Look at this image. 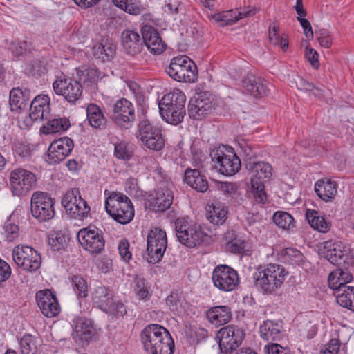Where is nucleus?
<instances>
[{
    "label": "nucleus",
    "mask_w": 354,
    "mask_h": 354,
    "mask_svg": "<svg viewBox=\"0 0 354 354\" xmlns=\"http://www.w3.org/2000/svg\"><path fill=\"white\" fill-rule=\"evenodd\" d=\"M77 239L82 246L91 253H99L104 248V238L97 229H82Z\"/></svg>",
    "instance_id": "5701e85b"
},
{
    "label": "nucleus",
    "mask_w": 354,
    "mask_h": 354,
    "mask_svg": "<svg viewBox=\"0 0 354 354\" xmlns=\"http://www.w3.org/2000/svg\"><path fill=\"white\" fill-rule=\"evenodd\" d=\"M28 47L26 41H12L9 47V50L15 57H20L24 55Z\"/></svg>",
    "instance_id": "13d9d810"
},
{
    "label": "nucleus",
    "mask_w": 354,
    "mask_h": 354,
    "mask_svg": "<svg viewBox=\"0 0 354 354\" xmlns=\"http://www.w3.org/2000/svg\"><path fill=\"white\" fill-rule=\"evenodd\" d=\"M242 85L251 95L256 98L267 95L269 91L267 81L253 74H248L242 80Z\"/></svg>",
    "instance_id": "393cba45"
},
{
    "label": "nucleus",
    "mask_w": 354,
    "mask_h": 354,
    "mask_svg": "<svg viewBox=\"0 0 354 354\" xmlns=\"http://www.w3.org/2000/svg\"><path fill=\"white\" fill-rule=\"evenodd\" d=\"M165 71L180 82H194L198 78L196 64L187 56L174 57Z\"/></svg>",
    "instance_id": "0eeeda50"
},
{
    "label": "nucleus",
    "mask_w": 354,
    "mask_h": 354,
    "mask_svg": "<svg viewBox=\"0 0 354 354\" xmlns=\"http://www.w3.org/2000/svg\"><path fill=\"white\" fill-rule=\"evenodd\" d=\"M137 138L150 150L160 151L165 147V140L161 131L151 122L143 119L138 126Z\"/></svg>",
    "instance_id": "9b49d317"
},
{
    "label": "nucleus",
    "mask_w": 354,
    "mask_h": 354,
    "mask_svg": "<svg viewBox=\"0 0 354 354\" xmlns=\"http://www.w3.org/2000/svg\"><path fill=\"white\" fill-rule=\"evenodd\" d=\"M185 94L179 89L165 95L159 102L160 113L168 123L178 124L185 115Z\"/></svg>",
    "instance_id": "7ed1b4c3"
},
{
    "label": "nucleus",
    "mask_w": 354,
    "mask_h": 354,
    "mask_svg": "<svg viewBox=\"0 0 354 354\" xmlns=\"http://www.w3.org/2000/svg\"><path fill=\"white\" fill-rule=\"evenodd\" d=\"M29 90L23 91L19 87L14 88L10 91L9 104L12 111H20L28 106Z\"/></svg>",
    "instance_id": "7c9ffc66"
},
{
    "label": "nucleus",
    "mask_w": 354,
    "mask_h": 354,
    "mask_svg": "<svg viewBox=\"0 0 354 354\" xmlns=\"http://www.w3.org/2000/svg\"><path fill=\"white\" fill-rule=\"evenodd\" d=\"M113 2L115 6L131 15H140L145 10L137 0H113Z\"/></svg>",
    "instance_id": "49530a36"
},
{
    "label": "nucleus",
    "mask_w": 354,
    "mask_h": 354,
    "mask_svg": "<svg viewBox=\"0 0 354 354\" xmlns=\"http://www.w3.org/2000/svg\"><path fill=\"white\" fill-rule=\"evenodd\" d=\"M288 275L283 266L270 263L257 267L252 279L256 288L263 295H273L282 287Z\"/></svg>",
    "instance_id": "f257e3e1"
},
{
    "label": "nucleus",
    "mask_w": 354,
    "mask_h": 354,
    "mask_svg": "<svg viewBox=\"0 0 354 354\" xmlns=\"http://www.w3.org/2000/svg\"><path fill=\"white\" fill-rule=\"evenodd\" d=\"M338 185L330 178L318 180L315 184V192L324 201L333 200L337 193Z\"/></svg>",
    "instance_id": "c756f323"
},
{
    "label": "nucleus",
    "mask_w": 354,
    "mask_h": 354,
    "mask_svg": "<svg viewBox=\"0 0 354 354\" xmlns=\"http://www.w3.org/2000/svg\"><path fill=\"white\" fill-rule=\"evenodd\" d=\"M246 167L252 173L251 179L257 180H269L272 175V167L270 164L263 161L250 162L245 163Z\"/></svg>",
    "instance_id": "2f4dec72"
},
{
    "label": "nucleus",
    "mask_w": 354,
    "mask_h": 354,
    "mask_svg": "<svg viewBox=\"0 0 354 354\" xmlns=\"http://www.w3.org/2000/svg\"><path fill=\"white\" fill-rule=\"evenodd\" d=\"M111 118L120 129H130L136 120L134 105L126 98L118 100L112 106Z\"/></svg>",
    "instance_id": "ddd939ff"
},
{
    "label": "nucleus",
    "mask_w": 354,
    "mask_h": 354,
    "mask_svg": "<svg viewBox=\"0 0 354 354\" xmlns=\"http://www.w3.org/2000/svg\"><path fill=\"white\" fill-rule=\"evenodd\" d=\"M140 339L149 354H174V339L168 330L160 325H147L141 331Z\"/></svg>",
    "instance_id": "f03ea898"
},
{
    "label": "nucleus",
    "mask_w": 354,
    "mask_h": 354,
    "mask_svg": "<svg viewBox=\"0 0 354 354\" xmlns=\"http://www.w3.org/2000/svg\"><path fill=\"white\" fill-rule=\"evenodd\" d=\"M55 93L62 95L70 103L74 104L82 96V87L80 82L65 76L59 77L53 84Z\"/></svg>",
    "instance_id": "f3484780"
},
{
    "label": "nucleus",
    "mask_w": 354,
    "mask_h": 354,
    "mask_svg": "<svg viewBox=\"0 0 354 354\" xmlns=\"http://www.w3.org/2000/svg\"><path fill=\"white\" fill-rule=\"evenodd\" d=\"M218 344L223 354H232L243 342L245 338L243 330L234 325L221 328L217 333Z\"/></svg>",
    "instance_id": "f8f14e48"
},
{
    "label": "nucleus",
    "mask_w": 354,
    "mask_h": 354,
    "mask_svg": "<svg viewBox=\"0 0 354 354\" xmlns=\"http://www.w3.org/2000/svg\"><path fill=\"white\" fill-rule=\"evenodd\" d=\"M105 209L116 222L125 225L134 217V208L131 200L122 193L113 192L105 201Z\"/></svg>",
    "instance_id": "39448f33"
},
{
    "label": "nucleus",
    "mask_w": 354,
    "mask_h": 354,
    "mask_svg": "<svg viewBox=\"0 0 354 354\" xmlns=\"http://www.w3.org/2000/svg\"><path fill=\"white\" fill-rule=\"evenodd\" d=\"M116 47L112 44L106 43L95 45L93 48V56L102 62L110 61L115 55Z\"/></svg>",
    "instance_id": "c03bdc74"
},
{
    "label": "nucleus",
    "mask_w": 354,
    "mask_h": 354,
    "mask_svg": "<svg viewBox=\"0 0 354 354\" xmlns=\"http://www.w3.org/2000/svg\"><path fill=\"white\" fill-rule=\"evenodd\" d=\"M12 258L18 267L26 272H35L41 263L39 253L28 245H19L12 250Z\"/></svg>",
    "instance_id": "4468645a"
},
{
    "label": "nucleus",
    "mask_w": 354,
    "mask_h": 354,
    "mask_svg": "<svg viewBox=\"0 0 354 354\" xmlns=\"http://www.w3.org/2000/svg\"><path fill=\"white\" fill-rule=\"evenodd\" d=\"M19 344L21 354H35L37 351V337L31 334L24 335Z\"/></svg>",
    "instance_id": "09e8293b"
},
{
    "label": "nucleus",
    "mask_w": 354,
    "mask_h": 354,
    "mask_svg": "<svg viewBox=\"0 0 354 354\" xmlns=\"http://www.w3.org/2000/svg\"><path fill=\"white\" fill-rule=\"evenodd\" d=\"M55 201L47 192H35L31 197L30 209L33 217L39 222L52 219L55 216Z\"/></svg>",
    "instance_id": "6e6552de"
},
{
    "label": "nucleus",
    "mask_w": 354,
    "mask_h": 354,
    "mask_svg": "<svg viewBox=\"0 0 354 354\" xmlns=\"http://www.w3.org/2000/svg\"><path fill=\"white\" fill-rule=\"evenodd\" d=\"M217 188L227 198H234L240 195L239 185L237 183L218 182Z\"/></svg>",
    "instance_id": "603ef678"
},
{
    "label": "nucleus",
    "mask_w": 354,
    "mask_h": 354,
    "mask_svg": "<svg viewBox=\"0 0 354 354\" xmlns=\"http://www.w3.org/2000/svg\"><path fill=\"white\" fill-rule=\"evenodd\" d=\"M142 43L144 42L151 53L155 55L162 53L166 48L157 29L150 25H145L141 29Z\"/></svg>",
    "instance_id": "b1692460"
},
{
    "label": "nucleus",
    "mask_w": 354,
    "mask_h": 354,
    "mask_svg": "<svg viewBox=\"0 0 354 354\" xmlns=\"http://www.w3.org/2000/svg\"><path fill=\"white\" fill-rule=\"evenodd\" d=\"M71 281L75 294L80 297L88 295V285L86 279L81 275H73Z\"/></svg>",
    "instance_id": "3c124183"
},
{
    "label": "nucleus",
    "mask_w": 354,
    "mask_h": 354,
    "mask_svg": "<svg viewBox=\"0 0 354 354\" xmlns=\"http://www.w3.org/2000/svg\"><path fill=\"white\" fill-rule=\"evenodd\" d=\"M316 37L322 47L329 48L332 46L333 39L330 32L326 29H320L316 32Z\"/></svg>",
    "instance_id": "4d7b16f0"
},
{
    "label": "nucleus",
    "mask_w": 354,
    "mask_h": 354,
    "mask_svg": "<svg viewBox=\"0 0 354 354\" xmlns=\"http://www.w3.org/2000/svg\"><path fill=\"white\" fill-rule=\"evenodd\" d=\"M214 285L219 290L225 292L234 290L239 283L237 272L226 265L215 267L212 272Z\"/></svg>",
    "instance_id": "dca6fc26"
},
{
    "label": "nucleus",
    "mask_w": 354,
    "mask_h": 354,
    "mask_svg": "<svg viewBox=\"0 0 354 354\" xmlns=\"http://www.w3.org/2000/svg\"><path fill=\"white\" fill-rule=\"evenodd\" d=\"M29 111V116L33 121L48 119L50 111L48 96L46 95L36 96L30 104Z\"/></svg>",
    "instance_id": "a878e982"
},
{
    "label": "nucleus",
    "mask_w": 354,
    "mask_h": 354,
    "mask_svg": "<svg viewBox=\"0 0 354 354\" xmlns=\"http://www.w3.org/2000/svg\"><path fill=\"white\" fill-rule=\"evenodd\" d=\"M207 319L212 324L219 326L228 323L232 319V310L228 306H217L207 310Z\"/></svg>",
    "instance_id": "cd10ccee"
},
{
    "label": "nucleus",
    "mask_w": 354,
    "mask_h": 354,
    "mask_svg": "<svg viewBox=\"0 0 354 354\" xmlns=\"http://www.w3.org/2000/svg\"><path fill=\"white\" fill-rule=\"evenodd\" d=\"M214 109V98L209 93L198 94L188 104V115L194 120H201Z\"/></svg>",
    "instance_id": "a211bd4d"
},
{
    "label": "nucleus",
    "mask_w": 354,
    "mask_h": 354,
    "mask_svg": "<svg viewBox=\"0 0 354 354\" xmlns=\"http://www.w3.org/2000/svg\"><path fill=\"white\" fill-rule=\"evenodd\" d=\"M122 44L127 53L135 55L142 49V40L139 33L131 29H125L122 32Z\"/></svg>",
    "instance_id": "bb28decb"
},
{
    "label": "nucleus",
    "mask_w": 354,
    "mask_h": 354,
    "mask_svg": "<svg viewBox=\"0 0 354 354\" xmlns=\"http://www.w3.org/2000/svg\"><path fill=\"white\" fill-rule=\"evenodd\" d=\"M75 322V332L80 340L88 342L95 335V330L91 321L84 317H78Z\"/></svg>",
    "instance_id": "f704fd0d"
},
{
    "label": "nucleus",
    "mask_w": 354,
    "mask_h": 354,
    "mask_svg": "<svg viewBox=\"0 0 354 354\" xmlns=\"http://www.w3.org/2000/svg\"><path fill=\"white\" fill-rule=\"evenodd\" d=\"M114 155L118 159L128 160L132 156V151L124 142H120L115 145Z\"/></svg>",
    "instance_id": "5fc2aeb1"
},
{
    "label": "nucleus",
    "mask_w": 354,
    "mask_h": 354,
    "mask_svg": "<svg viewBox=\"0 0 354 354\" xmlns=\"http://www.w3.org/2000/svg\"><path fill=\"white\" fill-rule=\"evenodd\" d=\"M118 250L120 255L125 261H128L131 259L132 254L129 250V243L127 239H123L120 241Z\"/></svg>",
    "instance_id": "69168bd1"
},
{
    "label": "nucleus",
    "mask_w": 354,
    "mask_h": 354,
    "mask_svg": "<svg viewBox=\"0 0 354 354\" xmlns=\"http://www.w3.org/2000/svg\"><path fill=\"white\" fill-rule=\"evenodd\" d=\"M250 193L255 203L261 205L268 201V195L263 181L251 179Z\"/></svg>",
    "instance_id": "a18cd8bd"
},
{
    "label": "nucleus",
    "mask_w": 354,
    "mask_h": 354,
    "mask_svg": "<svg viewBox=\"0 0 354 354\" xmlns=\"http://www.w3.org/2000/svg\"><path fill=\"white\" fill-rule=\"evenodd\" d=\"M113 299V295L111 290L102 286L97 287L93 294V304L100 309L103 310L109 308Z\"/></svg>",
    "instance_id": "e433bc0d"
},
{
    "label": "nucleus",
    "mask_w": 354,
    "mask_h": 354,
    "mask_svg": "<svg viewBox=\"0 0 354 354\" xmlns=\"http://www.w3.org/2000/svg\"><path fill=\"white\" fill-rule=\"evenodd\" d=\"M184 301L185 298L182 293L173 291L167 296L166 304L171 311L179 314L185 310Z\"/></svg>",
    "instance_id": "de8ad7c7"
},
{
    "label": "nucleus",
    "mask_w": 354,
    "mask_h": 354,
    "mask_svg": "<svg viewBox=\"0 0 354 354\" xmlns=\"http://www.w3.org/2000/svg\"><path fill=\"white\" fill-rule=\"evenodd\" d=\"M48 71L47 64L42 60H35L31 64L32 75L35 77H41Z\"/></svg>",
    "instance_id": "e2e57ef3"
},
{
    "label": "nucleus",
    "mask_w": 354,
    "mask_h": 354,
    "mask_svg": "<svg viewBox=\"0 0 354 354\" xmlns=\"http://www.w3.org/2000/svg\"><path fill=\"white\" fill-rule=\"evenodd\" d=\"M239 146L241 149L243 160L246 163H250V162H255L254 159L258 156L257 149L250 144L245 141L239 142Z\"/></svg>",
    "instance_id": "864d4df0"
},
{
    "label": "nucleus",
    "mask_w": 354,
    "mask_h": 354,
    "mask_svg": "<svg viewBox=\"0 0 354 354\" xmlns=\"http://www.w3.org/2000/svg\"><path fill=\"white\" fill-rule=\"evenodd\" d=\"M6 239L8 241L15 240L19 236V227L17 225L6 222L3 226Z\"/></svg>",
    "instance_id": "0e129e2a"
},
{
    "label": "nucleus",
    "mask_w": 354,
    "mask_h": 354,
    "mask_svg": "<svg viewBox=\"0 0 354 354\" xmlns=\"http://www.w3.org/2000/svg\"><path fill=\"white\" fill-rule=\"evenodd\" d=\"M136 288L135 291L136 294L140 297V299H145L147 297L149 292L148 289L145 286V281L143 278L136 277L135 279Z\"/></svg>",
    "instance_id": "774afa93"
},
{
    "label": "nucleus",
    "mask_w": 354,
    "mask_h": 354,
    "mask_svg": "<svg viewBox=\"0 0 354 354\" xmlns=\"http://www.w3.org/2000/svg\"><path fill=\"white\" fill-rule=\"evenodd\" d=\"M71 127L70 120L66 117H55L43 125L40 131L44 134L64 132Z\"/></svg>",
    "instance_id": "c9c22d12"
},
{
    "label": "nucleus",
    "mask_w": 354,
    "mask_h": 354,
    "mask_svg": "<svg viewBox=\"0 0 354 354\" xmlns=\"http://www.w3.org/2000/svg\"><path fill=\"white\" fill-rule=\"evenodd\" d=\"M173 201V191L167 186H162L149 196L146 205L153 212H164L170 208Z\"/></svg>",
    "instance_id": "aec40b11"
},
{
    "label": "nucleus",
    "mask_w": 354,
    "mask_h": 354,
    "mask_svg": "<svg viewBox=\"0 0 354 354\" xmlns=\"http://www.w3.org/2000/svg\"><path fill=\"white\" fill-rule=\"evenodd\" d=\"M77 74L80 76V80L84 82H95L99 80L100 75L97 69L90 68L79 71Z\"/></svg>",
    "instance_id": "6e6d98bb"
},
{
    "label": "nucleus",
    "mask_w": 354,
    "mask_h": 354,
    "mask_svg": "<svg viewBox=\"0 0 354 354\" xmlns=\"http://www.w3.org/2000/svg\"><path fill=\"white\" fill-rule=\"evenodd\" d=\"M272 220L279 228L285 230L292 231L296 227L294 218L287 212H276L272 216Z\"/></svg>",
    "instance_id": "37998d69"
},
{
    "label": "nucleus",
    "mask_w": 354,
    "mask_h": 354,
    "mask_svg": "<svg viewBox=\"0 0 354 354\" xmlns=\"http://www.w3.org/2000/svg\"><path fill=\"white\" fill-rule=\"evenodd\" d=\"M73 147V140L69 137L55 140L50 145L45 160L50 165L59 163L71 153Z\"/></svg>",
    "instance_id": "6ab92c4d"
},
{
    "label": "nucleus",
    "mask_w": 354,
    "mask_h": 354,
    "mask_svg": "<svg viewBox=\"0 0 354 354\" xmlns=\"http://www.w3.org/2000/svg\"><path fill=\"white\" fill-rule=\"evenodd\" d=\"M265 354H292L288 347H284L277 343H269L264 347Z\"/></svg>",
    "instance_id": "052dcab7"
},
{
    "label": "nucleus",
    "mask_w": 354,
    "mask_h": 354,
    "mask_svg": "<svg viewBox=\"0 0 354 354\" xmlns=\"http://www.w3.org/2000/svg\"><path fill=\"white\" fill-rule=\"evenodd\" d=\"M183 180L192 189L202 193L205 192L209 187L206 177L196 169L187 168L185 171Z\"/></svg>",
    "instance_id": "c85d7f7f"
},
{
    "label": "nucleus",
    "mask_w": 354,
    "mask_h": 354,
    "mask_svg": "<svg viewBox=\"0 0 354 354\" xmlns=\"http://www.w3.org/2000/svg\"><path fill=\"white\" fill-rule=\"evenodd\" d=\"M335 295L339 306L354 312V286H342Z\"/></svg>",
    "instance_id": "58836bf2"
},
{
    "label": "nucleus",
    "mask_w": 354,
    "mask_h": 354,
    "mask_svg": "<svg viewBox=\"0 0 354 354\" xmlns=\"http://www.w3.org/2000/svg\"><path fill=\"white\" fill-rule=\"evenodd\" d=\"M211 208L212 210H209L207 213V218L209 222L217 225L223 224L227 218V207L221 203H216L209 207V209Z\"/></svg>",
    "instance_id": "79ce46f5"
},
{
    "label": "nucleus",
    "mask_w": 354,
    "mask_h": 354,
    "mask_svg": "<svg viewBox=\"0 0 354 354\" xmlns=\"http://www.w3.org/2000/svg\"><path fill=\"white\" fill-rule=\"evenodd\" d=\"M174 226L178 241L186 247L192 248L207 242V234L201 225L192 223L188 217L178 218Z\"/></svg>",
    "instance_id": "20e7f679"
},
{
    "label": "nucleus",
    "mask_w": 354,
    "mask_h": 354,
    "mask_svg": "<svg viewBox=\"0 0 354 354\" xmlns=\"http://www.w3.org/2000/svg\"><path fill=\"white\" fill-rule=\"evenodd\" d=\"M319 254L333 265L340 263L344 257L347 255L346 245L341 241H326L318 245Z\"/></svg>",
    "instance_id": "412c9836"
},
{
    "label": "nucleus",
    "mask_w": 354,
    "mask_h": 354,
    "mask_svg": "<svg viewBox=\"0 0 354 354\" xmlns=\"http://www.w3.org/2000/svg\"><path fill=\"white\" fill-rule=\"evenodd\" d=\"M36 301L41 313L49 318L57 316L60 306L55 292L49 289L39 290L36 293Z\"/></svg>",
    "instance_id": "4be33fe9"
},
{
    "label": "nucleus",
    "mask_w": 354,
    "mask_h": 354,
    "mask_svg": "<svg viewBox=\"0 0 354 354\" xmlns=\"http://www.w3.org/2000/svg\"><path fill=\"white\" fill-rule=\"evenodd\" d=\"M209 155L215 168L223 175L232 176L241 169L240 158L230 147L215 148Z\"/></svg>",
    "instance_id": "423d86ee"
},
{
    "label": "nucleus",
    "mask_w": 354,
    "mask_h": 354,
    "mask_svg": "<svg viewBox=\"0 0 354 354\" xmlns=\"http://www.w3.org/2000/svg\"><path fill=\"white\" fill-rule=\"evenodd\" d=\"M353 277L348 270L337 268L331 272L328 277V283L330 288L338 290L342 286H347L346 283L353 281Z\"/></svg>",
    "instance_id": "473e14b6"
},
{
    "label": "nucleus",
    "mask_w": 354,
    "mask_h": 354,
    "mask_svg": "<svg viewBox=\"0 0 354 354\" xmlns=\"http://www.w3.org/2000/svg\"><path fill=\"white\" fill-rule=\"evenodd\" d=\"M48 244L55 251L64 249L66 245V235L61 231L50 232L48 235Z\"/></svg>",
    "instance_id": "8fccbe9b"
},
{
    "label": "nucleus",
    "mask_w": 354,
    "mask_h": 354,
    "mask_svg": "<svg viewBox=\"0 0 354 354\" xmlns=\"http://www.w3.org/2000/svg\"><path fill=\"white\" fill-rule=\"evenodd\" d=\"M62 205L67 214L74 219L82 220L87 218L91 208L80 195V190L73 188L68 191L62 200Z\"/></svg>",
    "instance_id": "9d476101"
},
{
    "label": "nucleus",
    "mask_w": 354,
    "mask_h": 354,
    "mask_svg": "<svg viewBox=\"0 0 354 354\" xmlns=\"http://www.w3.org/2000/svg\"><path fill=\"white\" fill-rule=\"evenodd\" d=\"M281 328L279 322L268 319L260 326V335L266 341L279 340L281 335Z\"/></svg>",
    "instance_id": "72a5a7b5"
},
{
    "label": "nucleus",
    "mask_w": 354,
    "mask_h": 354,
    "mask_svg": "<svg viewBox=\"0 0 354 354\" xmlns=\"http://www.w3.org/2000/svg\"><path fill=\"white\" fill-rule=\"evenodd\" d=\"M86 116L90 125L96 129L105 126L107 121L100 106L93 103L86 107Z\"/></svg>",
    "instance_id": "ea45409f"
},
{
    "label": "nucleus",
    "mask_w": 354,
    "mask_h": 354,
    "mask_svg": "<svg viewBox=\"0 0 354 354\" xmlns=\"http://www.w3.org/2000/svg\"><path fill=\"white\" fill-rule=\"evenodd\" d=\"M306 217L310 225L322 233L328 232L331 227V223L320 216L319 212L313 209H307Z\"/></svg>",
    "instance_id": "4c0bfd02"
},
{
    "label": "nucleus",
    "mask_w": 354,
    "mask_h": 354,
    "mask_svg": "<svg viewBox=\"0 0 354 354\" xmlns=\"http://www.w3.org/2000/svg\"><path fill=\"white\" fill-rule=\"evenodd\" d=\"M245 248V243L242 239L237 238L225 243V248L227 251L234 254L242 253Z\"/></svg>",
    "instance_id": "bf43d9fd"
},
{
    "label": "nucleus",
    "mask_w": 354,
    "mask_h": 354,
    "mask_svg": "<svg viewBox=\"0 0 354 354\" xmlns=\"http://www.w3.org/2000/svg\"><path fill=\"white\" fill-rule=\"evenodd\" d=\"M279 28L277 22H272L269 26V39L273 45H279V42L283 37H280Z\"/></svg>",
    "instance_id": "338daca9"
},
{
    "label": "nucleus",
    "mask_w": 354,
    "mask_h": 354,
    "mask_svg": "<svg viewBox=\"0 0 354 354\" xmlns=\"http://www.w3.org/2000/svg\"><path fill=\"white\" fill-rule=\"evenodd\" d=\"M10 183L14 196H25L36 186L37 178L28 170L17 168L10 172Z\"/></svg>",
    "instance_id": "2eb2a0df"
},
{
    "label": "nucleus",
    "mask_w": 354,
    "mask_h": 354,
    "mask_svg": "<svg viewBox=\"0 0 354 354\" xmlns=\"http://www.w3.org/2000/svg\"><path fill=\"white\" fill-rule=\"evenodd\" d=\"M108 307L109 308H107L104 311L106 313L119 316H123L127 313L125 306L123 304V303L119 301H115L114 299H113L112 302H111Z\"/></svg>",
    "instance_id": "680f3d73"
},
{
    "label": "nucleus",
    "mask_w": 354,
    "mask_h": 354,
    "mask_svg": "<svg viewBox=\"0 0 354 354\" xmlns=\"http://www.w3.org/2000/svg\"><path fill=\"white\" fill-rule=\"evenodd\" d=\"M279 259L286 264L300 265L303 261L302 253L295 248H286L281 250L278 254Z\"/></svg>",
    "instance_id": "a19ab883"
},
{
    "label": "nucleus",
    "mask_w": 354,
    "mask_h": 354,
    "mask_svg": "<svg viewBox=\"0 0 354 354\" xmlns=\"http://www.w3.org/2000/svg\"><path fill=\"white\" fill-rule=\"evenodd\" d=\"M147 241V261L150 263L160 262L167 247L166 232L158 227L151 229Z\"/></svg>",
    "instance_id": "1a4fd4ad"
}]
</instances>
